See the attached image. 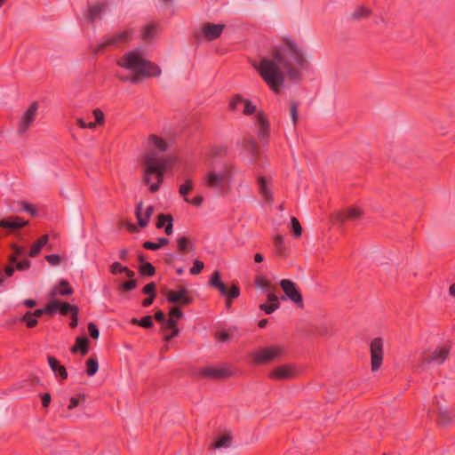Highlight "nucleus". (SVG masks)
I'll return each instance as SVG.
<instances>
[{"label":"nucleus","mask_w":455,"mask_h":455,"mask_svg":"<svg viewBox=\"0 0 455 455\" xmlns=\"http://www.w3.org/2000/svg\"><path fill=\"white\" fill-rule=\"evenodd\" d=\"M307 60L301 49L291 40L274 48L267 56L252 63L261 79L274 92H278L283 86L285 77L297 80L299 69L307 66Z\"/></svg>","instance_id":"nucleus-1"},{"label":"nucleus","mask_w":455,"mask_h":455,"mask_svg":"<svg viewBox=\"0 0 455 455\" xmlns=\"http://www.w3.org/2000/svg\"><path fill=\"white\" fill-rule=\"evenodd\" d=\"M116 63L120 68L131 72L130 76L116 74L118 79L124 82L138 84L142 77L158 76L161 74L157 65L146 60L135 51L126 52Z\"/></svg>","instance_id":"nucleus-2"},{"label":"nucleus","mask_w":455,"mask_h":455,"mask_svg":"<svg viewBox=\"0 0 455 455\" xmlns=\"http://www.w3.org/2000/svg\"><path fill=\"white\" fill-rule=\"evenodd\" d=\"M171 158L160 156L153 151H148L143 158L144 182L148 185L152 193L159 190L164 175L169 168Z\"/></svg>","instance_id":"nucleus-3"},{"label":"nucleus","mask_w":455,"mask_h":455,"mask_svg":"<svg viewBox=\"0 0 455 455\" xmlns=\"http://www.w3.org/2000/svg\"><path fill=\"white\" fill-rule=\"evenodd\" d=\"M285 353L284 347L280 345H273L254 351L251 358L256 364H266L280 358Z\"/></svg>","instance_id":"nucleus-4"},{"label":"nucleus","mask_w":455,"mask_h":455,"mask_svg":"<svg viewBox=\"0 0 455 455\" xmlns=\"http://www.w3.org/2000/svg\"><path fill=\"white\" fill-rule=\"evenodd\" d=\"M209 284L214 289L218 290L220 294L226 298V306L230 307L232 305L231 299H236L240 295V289L236 284H232L230 289H228L227 285L220 280V273L214 271Z\"/></svg>","instance_id":"nucleus-5"},{"label":"nucleus","mask_w":455,"mask_h":455,"mask_svg":"<svg viewBox=\"0 0 455 455\" xmlns=\"http://www.w3.org/2000/svg\"><path fill=\"white\" fill-rule=\"evenodd\" d=\"M230 179V172L224 169L220 172L208 171L203 178V185L217 191H222Z\"/></svg>","instance_id":"nucleus-6"},{"label":"nucleus","mask_w":455,"mask_h":455,"mask_svg":"<svg viewBox=\"0 0 455 455\" xmlns=\"http://www.w3.org/2000/svg\"><path fill=\"white\" fill-rule=\"evenodd\" d=\"M132 30H124L113 36H107L93 47L92 52L94 54H98L104 52L108 46L119 47L128 43L132 39Z\"/></svg>","instance_id":"nucleus-7"},{"label":"nucleus","mask_w":455,"mask_h":455,"mask_svg":"<svg viewBox=\"0 0 455 455\" xmlns=\"http://www.w3.org/2000/svg\"><path fill=\"white\" fill-rule=\"evenodd\" d=\"M39 105L36 101L32 102L27 110L19 118L17 132L20 135L25 134L36 121Z\"/></svg>","instance_id":"nucleus-8"},{"label":"nucleus","mask_w":455,"mask_h":455,"mask_svg":"<svg viewBox=\"0 0 455 455\" xmlns=\"http://www.w3.org/2000/svg\"><path fill=\"white\" fill-rule=\"evenodd\" d=\"M383 347V339L381 338L373 339L370 344L371 368L372 371H377L382 365Z\"/></svg>","instance_id":"nucleus-9"},{"label":"nucleus","mask_w":455,"mask_h":455,"mask_svg":"<svg viewBox=\"0 0 455 455\" xmlns=\"http://www.w3.org/2000/svg\"><path fill=\"white\" fill-rule=\"evenodd\" d=\"M232 111L241 112L245 116H251L256 113V106L248 99L243 98L240 94L235 95L229 103Z\"/></svg>","instance_id":"nucleus-10"},{"label":"nucleus","mask_w":455,"mask_h":455,"mask_svg":"<svg viewBox=\"0 0 455 455\" xmlns=\"http://www.w3.org/2000/svg\"><path fill=\"white\" fill-rule=\"evenodd\" d=\"M450 354L448 346L438 347L431 352H424L421 355L423 364H442L447 359Z\"/></svg>","instance_id":"nucleus-11"},{"label":"nucleus","mask_w":455,"mask_h":455,"mask_svg":"<svg viewBox=\"0 0 455 455\" xmlns=\"http://www.w3.org/2000/svg\"><path fill=\"white\" fill-rule=\"evenodd\" d=\"M280 286L290 300L297 304L299 307H303L302 295L297 289L295 283L289 279H283L280 282Z\"/></svg>","instance_id":"nucleus-12"},{"label":"nucleus","mask_w":455,"mask_h":455,"mask_svg":"<svg viewBox=\"0 0 455 455\" xmlns=\"http://www.w3.org/2000/svg\"><path fill=\"white\" fill-rule=\"evenodd\" d=\"M259 192L266 204H272L274 194L272 190V180L264 176H258L257 179Z\"/></svg>","instance_id":"nucleus-13"},{"label":"nucleus","mask_w":455,"mask_h":455,"mask_svg":"<svg viewBox=\"0 0 455 455\" xmlns=\"http://www.w3.org/2000/svg\"><path fill=\"white\" fill-rule=\"evenodd\" d=\"M167 300L171 303L179 302L186 306L193 302V298L188 295V290L184 286H180L177 291H169Z\"/></svg>","instance_id":"nucleus-14"},{"label":"nucleus","mask_w":455,"mask_h":455,"mask_svg":"<svg viewBox=\"0 0 455 455\" xmlns=\"http://www.w3.org/2000/svg\"><path fill=\"white\" fill-rule=\"evenodd\" d=\"M296 371L293 366L283 364L274 368L269 373V378L275 380L288 379L295 376Z\"/></svg>","instance_id":"nucleus-15"},{"label":"nucleus","mask_w":455,"mask_h":455,"mask_svg":"<svg viewBox=\"0 0 455 455\" xmlns=\"http://www.w3.org/2000/svg\"><path fill=\"white\" fill-rule=\"evenodd\" d=\"M255 126L259 138L262 140H267L269 133V123L266 115L261 111L257 112L255 116Z\"/></svg>","instance_id":"nucleus-16"},{"label":"nucleus","mask_w":455,"mask_h":455,"mask_svg":"<svg viewBox=\"0 0 455 455\" xmlns=\"http://www.w3.org/2000/svg\"><path fill=\"white\" fill-rule=\"evenodd\" d=\"M199 374L203 378L224 379L231 375V371L224 368L204 367L200 370Z\"/></svg>","instance_id":"nucleus-17"},{"label":"nucleus","mask_w":455,"mask_h":455,"mask_svg":"<svg viewBox=\"0 0 455 455\" xmlns=\"http://www.w3.org/2000/svg\"><path fill=\"white\" fill-rule=\"evenodd\" d=\"M224 28L223 24L205 23L202 28V31L206 39L212 41L220 36Z\"/></svg>","instance_id":"nucleus-18"},{"label":"nucleus","mask_w":455,"mask_h":455,"mask_svg":"<svg viewBox=\"0 0 455 455\" xmlns=\"http://www.w3.org/2000/svg\"><path fill=\"white\" fill-rule=\"evenodd\" d=\"M148 144L151 147L153 152L163 156L162 154L166 151L167 149V143L166 141L155 134H152L148 138Z\"/></svg>","instance_id":"nucleus-19"},{"label":"nucleus","mask_w":455,"mask_h":455,"mask_svg":"<svg viewBox=\"0 0 455 455\" xmlns=\"http://www.w3.org/2000/svg\"><path fill=\"white\" fill-rule=\"evenodd\" d=\"M47 360L50 368L60 378V381L68 379V371L65 366L60 364V362L53 356L49 355Z\"/></svg>","instance_id":"nucleus-20"},{"label":"nucleus","mask_w":455,"mask_h":455,"mask_svg":"<svg viewBox=\"0 0 455 455\" xmlns=\"http://www.w3.org/2000/svg\"><path fill=\"white\" fill-rule=\"evenodd\" d=\"M52 305H53L54 307V314L59 311L62 315H67L68 314L72 315L78 309V307L76 305H70L68 302L59 301L56 299L52 300Z\"/></svg>","instance_id":"nucleus-21"},{"label":"nucleus","mask_w":455,"mask_h":455,"mask_svg":"<svg viewBox=\"0 0 455 455\" xmlns=\"http://www.w3.org/2000/svg\"><path fill=\"white\" fill-rule=\"evenodd\" d=\"M267 301L269 304L263 303L259 305V309L264 311L266 314H272L279 308L280 303L278 297L275 294V292H270L267 294Z\"/></svg>","instance_id":"nucleus-22"},{"label":"nucleus","mask_w":455,"mask_h":455,"mask_svg":"<svg viewBox=\"0 0 455 455\" xmlns=\"http://www.w3.org/2000/svg\"><path fill=\"white\" fill-rule=\"evenodd\" d=\"M71 353L80 352L82 355H85L89 351V339L84 336H78L76 339L75 345L70 349Z\"/></svg>","instance_id":"nucleus-23"},{"label":"nucleus","mask_w":455,"mask_h":455,"mask_svg":"<svg viewBox=\"0 0 455 455\" xmlns=\"http://www.w3.org/2000/svg\"><path fill=\"white\" fill-rule=\"evenodd\" d=\"M27 224V221L22 220L19 217L12 219H4L0 220V227L4 228L17 229L25 227Z\"/></svg>","instance_id":"nucleus-24"},{"label":"nucleus","mask_w":455,"mask_h":455,"mask_svg":"<svg viewBox=\"0 0 455 455\" xmlns=\"http://www.w3.org/2000/svg\"><path fill=\"white\" fill-rule=\"evenodd\" d=\"M73 293V289L70 287L69 283L66 280H61L59 283V285L56 286L51 291V297H55L56 295L68 296Z\"/></svg>","instance_id":"nucleus-25"},{"label":"nucleus","mask_w":455,"mask_h":455,"mask_svg":"<svg viewBox=\"0 0 455 455\" xmlns=\"http://www.w3.org/2000/svg\"><path fill=\"white\" fill-rule=\"evenodd\" d=\"M254 283L257 288L260 289L264 292H267V294L270 292H275V288L273 287L271 282L264 275H257L255 277Z\"/></svg>","instance_id":"nucleus-26"},{"label":"nucleus","mask_w":455,"mask_h":455,"mask_svg":"<svg viewBox=\"0 0 455 455\" xmlns=\"http://www.w3.org/2000/svg\"><path fill=\"white\" fill-rule=\"evenodd\" d=\"M106 10L105 4H97L95 5L90 6L88 10V19L90 21L93 22L96 20L101 19L102 13Z\"/></svg>","instance_id":"nucleus-27"},{"label":"nucleus","mask_w":455,"mask_h":455,"mask_svg":"<svg viewBox=\"0 0 455 455\" xmlns=\"http://www.w3.org/2000/svg\"><path fill=\"white\" fill-rule=\"evenodd\" d=\"M177 248L180 253L195 251L196 247L191 240L187 236H180L177 238Z\"/></svg>","instance_id":"nucleus-28"},{"label":"nucleus","mask_w":455,"mask_h":455,"mask_svg":"<svg viewBox=\"0 0 455 455\" xmlns=\"http://www.w3.org/2000/svg\"><path fill=\"white\" fill-rule=\"evenodd\" d=\"M109 271L112 275L125 274L129 278H132L135 273L129 267L122 266L119 262H114L109 267Z\"/></svg>","instance_id":"nucleus-29"},{"label":"nucleus","mask_w":455,"mask_h":455,"mask_svg":"<svg viewBox=\"0 0 455 455\" xmlns=\"http://www.w3.org/2000/svg\"><path fill=\"white\" fill-rule=\"evenodd\" d=\"M49 241V235L41 236L32 246L28 252V255L32 258L37 256L41 251L42 248L47 244Z\"/></svg>","instance_id":"nucleus-30"},{"label":"nucleus","mask_w":455,"mask_h":455,"mask_svg":"<svg viewBox=\"0 0 455 455\" xmlns=\"http://www.w3.org/2000/svg\"><path fill=\"white\" fill-rule=\"evenodd\" d=\"M231 445V436L229 435H223L218 437L212 443L211 449L228 448Z\"/></svg>","instance_id":"nucleus-31"},{"label":"nucleus","mask_w":455,"mask_h":455,"mask_svg":"<svg viewBox=\"0 0 455 455\" xmlns=\"http://www.w3.org/2000/svg\"><path fill=\"white\" fill-rule=\"evenodd\" d=\"M273 243L275 253L279 256H284L286 253V247L282 235H275L273 238Z\"/></svg>","instance_id":"nucleus-32"},{"label":"nucleus","mask_w":455,"mask_h":455,"mask_svg":"<svg viewBox=\"0 0 455 455\" xmlns=\"http://www.w3.org/2000/svg\"><path fill=\"white\" fill-rule=\"evenodd\" d=\"M142 206H143L142 202H140L136 205L135 214H136V217L138 220V224L140 225V227L146 228L149 222L150 218H147L146 213L142 212Z\"/></svg>","instance_id":"nucleus-33"},{"label":"nucleus","mask_w":455,"mask_h":455,"mask_svg":"<svg viewBox=\"0 0 455 455\" xmlns=\"http://www.w3.org/2000/svg\"><path fill=\"white\" fill-rule=\"evenodd\" d=\"M363 212L357 207L348 208L343 216V220H356L361 218Z\"/></svg>","instance_id":"nucleus-34"},{"label":"nucleus","mask_w":455,"mask_h":455,"mask_svg":"<svg viewBox=\"0 0 455 455\" xmlns=\"http://www.w3.org/2000/svg\"><path fill=\"white\" fill-rule=\"evenodd\" d=\"M157 31V26L154 23L147 24L142 30V38L144 40L152 39Z\"/></svg>","instance_id":"nucleus-35"},{"label":"nucleus","mask_w":455,"mask_h":455,"mask_svg":"<svg viewBox=\"0 0 455 455\" xmlns=\"http://www.w3.org/2000/svg\"><path fill=\"white\" fill-rule=\"evenodd\" d=\"M194 188V182L191 179H186L184 182L180 186L179 193L184 198L187 197L188 193Z\"/></svg>","instance_id":"nucleus-36"},{"label":"nucleus","mask_w":455,"mask_h":455,"mask_svg":"<svg viewBox=\"0 0 455 455\" xmlns=\"http://www.w3.org/2000/svg\"><path fill=\"white\" fill-rule=\"evenodd\" d=\"M86 373L88 376L95 375L99 369L98 360L94 357H90L86 361Z\"/></svg>","instance_id":"nucleus-37"},{"label":"nucleus","mask_w":455,"mask_h":455,"mask_svg":"<svg viewBox=\"0 0 455 455\" xmlns=\"http://www.w3.org/2000/svg\"><path fill=\"white\" fill-rule=\"evenodd\" d=\"M44 314L47 315H54V307L52 305V301H50L44 308L36 309L32 312V315L37 319L41 317Z\"/></svg>","instance_id":"nucleus-38"},{"label":"nucleus","mask_w":455,"mask_h":455,"mask_svg":"<svg viewBox=\"0 0 455 455\" xmlns=\"http://www.w3.org/2000/svg\"><path fill=\"white\" fill-rule=\"evenodd\" d=\"M440 422L443 425L449 424L455 418V411L447 410H440L439 411Z\"/></svg>","instance_id":"nucleus-39"},{"label":"nucleus","mask_w":455,"mask_h":455,"mask_svg":"<svg viewBox=\"0 0 455 455\" xmlns=\"http://www.w3.org/2000/svg\"><path fill=\"white\" fill-rule=\"evenodd\" d=\"M291 228L292 235L295 238L300 237L302 235V228L297 218L292 217L291 220Z\"/></svg>","instance_id":"nucleus-40"},{"label":"nucleus","mask_w":455,"mask_h":455,"mask_svg":"<svg viewBox=\"0 0 455 455\" xmlns=\"http://www.w3.org/2000/svg\"><path fill=\"white\" fill-rule=\"evenodd\" d=\"M140 273L141 275L152 276L156 273V268L151 263L145 262L140 267Z\"/></svg>","instance_id":"nucleus-41"},{"label":"nucleus","mask_w":455,"mask_h":455,"mask_svg":"<svg viewBox=\"0 0 455 455\" xmlns=\"http://www.w3.org/2000/svg\"><path fill=\"white\" fill-rule=\"evenodd\" d=\"M132 323L139 324L140 326H141L143 328H150L153 326V320L150 315H146V316L142 317L140 320L133 318L132 320Z\"/></svg>","instance_id":"nucleus-42"},{"label":"nucleus","mask_w":455,"mask_h":455,"mask_svg":"<svg viewBox=\"0 0 455 455\" xmlns=\"http://www.w3.org/2000/svg\"><path fill=\"white\" fill-rule=\"evenodd\" d=\"M370 13H371V10L370 9L363 7V6H360V7H357L355 10L352 17L355 20H360V19L368 17L370 15Z\"/></svg>","instance_id":"nucleus-43"},{"label":"nucleus","mask_w":455,"mask_h":455,"mask_svg":"<svg viewBox=\"0 0 455 455\" xmlns=\"http://www.w3.org/2000/svg\"><path fill=\"white\" fill-rule=\"evenodd\" d=\"M22 322L26 323L28 328H33L37 324V319L32 315V312H27L23 317Z\"/></svg>","instance_id":"nucleus-44"},{"label":"nucleus","mask_w":455,"mask_h":455,"mask_svg":"<svg viewBox=\"0 0 455 455\" xmlns=\"http://www.w3.org/2000/svg\"><path fill=\"white\" fill-rule=\"evenodd\" d=\"M12 248L13 250V253L10 256L9 261L10 263L14 264L17 261V259L24 253V248L15 244H13Z\"/></svg>","instance_id":"nucleus-45"},{"label":"nucleus","mask_w":455,"mask_h":455,"mask_svg":"<svg viewBox=\"0 0 455 455\" xmlns=\"http://www.w3.org/2000/svg\"><path fill=\"white\" fill-rule=\"evenodd\" d=\"M204 267V262L199 259H196L193 263V267L189 269V273L193 275H196L202 272Z\"/></svg>","instance_id":"nucleus-46"},{"label":"nucleus","mask_w":455,"mask_h":455,"mask_svg":"<svg viewBox=\"0 0 455 455\" xmlns=\"http://www.w3.org/2000/svg\"><path fill=\"white\" fill-rule=\"evenodd\" d=\"M137 286V281L132 277L129 281L124 282L120 284L119 289L124 291H132Z\"/></svg>","instance_id":"nucleus-47"},{"label":"nucleus","mask_w":455,"mask_h":455,"mask_svg":"<svg viewBox=\"0 0 455 455\" xmlns=\"http://www.w3.org/2000/svg\"><path fill=\"white\" fill-rule=\"evenodd\" d=\"M169 220H172V217L170 214H160L156 222V228H162L166 226Z\"/></svg>","instance_id":"nucleus-48"},{"label":"nucleus","mask_w":455,"mask_h":455,"mask_svg":"<svg viewBox=\"0 0 455 455\" xmlns=\"http://www.w3.org/2000/svg\"><path fill=\"white\" fill-rule=\"evenodd\" d=\"M20 205H21L22 211L29 213L31 216H36L37 211L32 204H30L27 202H21Z\"/></svg>","instance_id":"nucleus-49"},{"label":"nucleus","mask_w":455,"mask_h":455,"mask_svg":"<svg viewBox=\"0 0 455 455\" xmlns=\"http://www.w3.org/2000/svg\"><path fill=\"white\" fill-rule=\"evenodd\" d=\"M88 331L90 336L94 339H97L100 336L98 326L92 322L88 323Z\"/></svg>","instance_id":"nucleus-50"},{"label":"nucleus","mask_w":455,"mask_h":455,"mask_svg":"<svg viewBox=\"0 0 455 455\" xmlns=\"http://www.w3.org/2000/svg\"><path fill=\"white\" fill-rule=\"evenodd\" d=\"M156 286L155 283H149L143 287L142 292L148 296H151V294L156 296Z\"/></svg>","instance_id":"nucleus-51"},{"label":"nucleus","mask_w":455,"mask_h":455,"mask_svg":"<svg viewBox=\"0 0 455 455\" xmlns=\"http://www.w3.org/2000/svg\"><path fill=\"white\" fill-rule=\"evenodd\" d=\"M290 112L293 125L295 126L298 122V104L296 102L291 104Z\"/></svg>","instance_id":"nucleus-52"},{"label":"nucleus","mask_w":455,"mask_h":455,"mask_svg":"<svg viewBox=\"0 0 455 455\" xmlns=\"http://www.w3.org/2000/svg\"><path fill=\"white\" fill-rule=\"evenodd\" d=\"M47 262L52 266H57L60 263L61 259L58 254H49L45 256Z\"/></svg>","instance_id":"nucleus-53"},{"label":"nucleus","mask_w":455,"mask_h":455,"mask_svg":"<svg viewBox=\"0 0 455 455\" xmlns=\"http://www.w3.org/2000/svg\"><path fill=\"white\" fill-rule=\"evenodd\" d=\"M92 115H93V116L95 118V122L94 123H96V126L98 124H103V122H104V114H103V112L100 109H99V108L94 109L93 112H92Z\"/></svg>","instance_id":"nucleus-54"},{"label":"nucleus","mask_w":455,"mask_h":455,"mask_svg":"<svg viewBox=\"0 0 455 455\" xmlns=\"http://www.w3.org/2000/svg\"><path fill=\"white\" fill-rule=\"evenodd\" d=\"M215 338L220 342H225L229 339V334L227 331H219L215 333Z\"/></svg>","instance_id":"nucleus-55"},{"label":"nucleus","mask_w":455,"mask_h":455,"mask_svg":"<svg viewBox=\"0 0 455 455\" xmlns=\"http://www.w3.org/2000/svg\"><path fill=\"white\" fill-rule=\"evenodd\" d=\"M203 201H204V197L201 195H197L192 199H188V197H185V202L191 204L195 206H200L202 204Z\"/></svg>","instance_id":"nucleus-56"},{"label":"nucleus","mask_w":455,"mask_h":455,"mask_svg":"<svg viewBox=\"0 0 455 455\" xmlns=\"http://www.w3.org/2000/svg\"><path fill=\"white\" fill-rule=\"evenodd\" d=\"M77 124L82 129H85V128L94 129V128H96V123L85 122L82 118L77 119Z\"/></svg>","instance_id":"nucleus-57"},{"label":"nucleus","mask_w":455,"mask_h":455,"mask_svg":"<svg viewBox=\"0 0 455 455\" xmlns=\"http://www.w3.org/2000/svg\"><path fill=\"white\" fill-rule=\"evenodd\" d=\"M15 264V268L20 271L26 270L30 267V261L28 259H23L20 262L16 261Z\"/></svg>","instance_id":"nucleus-58"},{"label":"nucleus","mask_w":455,"mask_h":455,"mask_svg":"<svg viewBox=\"0 0 455 455\" xmlns=\"http://www.w3.org/2000/svg\"><path fill=\"white\" fill-rule=\"evenodd\" d=\"M182 316H183L182 311L177 307L172 308V310L170 311V318L171 319H175L177 321V319H180Z\"/></svg>","instance_id":"nucleus-59"},{"label":"nucleus","mask_w":455,"mask_h":455,"mask_svg":"<svg viewBox=\"0 0 455 455\" xmlns=\"http://www.w3.org/2000/svg\"><path fill=\"white\" fill-rule=\"evenodd\" d=\"M164 328L168 330H175V328H178L177 321L175 319L169 318L167 321L164 322Z\"/></svg>","instance_id":"nucleus-60"},{"label":"nucleus","mask_w":455,"mask_h":455,"mask_svg":"<svg viewBox=\"0 0 455 455\" xmlns=\"http://www.w3.org/2000/svg\"><path fill=\"white\" fill-rule=\"evenodd\" d=\"M142 246L147 249V250H151V251H156L159 248V245L157 244V243H154V242H151V241H146L143 243Z\"/></svg>","instance_id":"nucleus-61"},{"label":"nucleus","mask_w":455,"mask_h":455,"mask_svg":"<svg viewBox=\"0 0 455 455\" xmlns=\"http://www.w3.org/2000/svg\"><path fill=\"white\" fill-rule=\"evenodd\" d=\"M78 313H79V309H77L71 315V321L69 323V326L72 329L76 328L78 324Z\"/></svg>","instance_id":"nucleus-62"},{"label":"nucleus","mask_w":455,"mask_h":455,"mask_svg":"<svg viewBox=\"0 0 455 455\" xmlns=\"http://www.w3.org/2000/svg\"><path fill=\"white\" fill-rule=\"evenodd\" d=\"M257 144L254 140H251L249 142H248V150L249 152L251 153V155L252 156H256L257 155Z\"/></svg>","instance_id":"nucleus-63"},{"label":"nucleus","mask_w":455,"mask_h":455,"mask_svg":"<svg viewBox=\"0 0 455 455\" xmlns=\"http://www.w3.org/2000/svg\"><path fill=\"white\" fill-rule=\"evenodd\" d=\"M42 405L44 408H47L51 403V395L48 393H44L42 395Z\"/></svg>","instance_id":"nucleus-64"}]
</instances>
